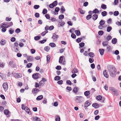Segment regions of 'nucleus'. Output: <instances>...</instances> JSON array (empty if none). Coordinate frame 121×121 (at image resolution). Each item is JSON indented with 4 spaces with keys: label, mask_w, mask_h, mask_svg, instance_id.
Instances as JSON below:
<instances>
[{
    "label": "nucleus",
    "mask_w": 121,
    "mask_h": 121,
    "mask_svg": "<svg viewBox=\"0 0 121 121\" xmlns=\"http://www.w3.org/2000/svg\"><path fill=\"white\" fill-rule=\"evenodd\" d=\"M108 70L111 76L115 77L116 73V69L115 67L112 65H108L107 66Z\"/></svg>",
    "instance_id": "obj_1"
},
{
    "label": "nucleus",
    "mask_w": 121,
    "mask_h": 121,
    "mask_svg": "<svg viewBox=\"0 0 121 121\" xmlns=\"http://www.w3.org/2000/svg\"><path fill=\"white\" fill-rule=\"evenodd\" d=\"M84 100V99L82 96H76L75 97V101L78 103H80L83 102Z\"/></svg>",
    "instance_id": "obj_2"
},
{
    "label": "nucleus",
    "mask_w": 121,
    "mask_h": 121,
    "mask_svg": "<svg viewBox=\"0 0 121 121\" xmlns=\"http://www.w3.org/2000/svg\"><path fill=\"white\" fill-rule=\"evenodd\" d=\"M109 89L112 92H113L115 95L117 96L118 95V91L117 90L112 87L110 88Z\"/></svg>",
    "instance_id": "obj_3"
},
{
    "label": "nucleus",
    "mask_w": 121,
    "mask_h": 121,
    "mask_svg": "<svg viewBox=\"0 0 121 121\" xmlns=\"http://www.w3.org/2000/svg\"><path fill=\"white\" fill-rule=\"evenodd\" d=\"M39 73H34L32 75V77L34 79H37L39 78Z\"/></svg>",
    "instance_id": "obj_4"
},
{
    "label": "nucleus",
    "mask_w": 121,
    "mask_h": 121,
    "mask_svg": "<svg viewBox=\"0 0 121 121\" xmlns=\"http://www.w3.org/2000/svg\"><path fill=\"white\" fill-rule=\"evenodd\" d=\"M3 87L5 91H6L8 89V84L6 83H4L3 85Z\"/></svg>",
    "instance_id": "obj_5"
},
{
    "label": "nucleus",
    "mask_w": 121,
    "mask_h": 121,
    "mask_svg": "<svg viewBox=\"0 0 121 121\" xmlns=\"http://www.w3.org/2000/svg\"><path fill=\"white\" fill-rule=\"evenodd\" d=\"M47 80L45 78H43L39 82V83L40 84V86L43 85L44 84V82H46Z\"/></svg>",
    "instance_id": "obj_6"
},
{
    "label": "nucleus",
    "mask_w": 121,
    "mask_h": 121,
    "mask_svg": "<svg viewBox=\"0 0 121 121\" xmlns=\"http://www.w3.org/2000/svg\"><path fill=\"white\" fill-rule=\"evenodd\" d=\"M24 110L27 112V114L30 115L31 114V112L28 107H26L25 108Z\"/></svg>",
    "instance_id": "obj_7"
},
{
    "label": "nucleus",
    "mask_w": 121,
    "mask_h": 121,
    "mask_svg": "<svg viewBox=\"0 0 121 121\" xmlns=\"http://www.w3.org/2000/svg\"><path fill=\"white\" fill-rule=\"evenodd\" d=\"M58 37V36L55 33H54L53 34V36L52 37V38L53 39L54 41L56 40V39H57Z\"/></svg>",
    "instance_id": "obj_8"
},
{
    "label": "nucleus",
    "mask_w": 121,
    "mask_h": 121,
    "mask_svg": "<svg viewBox=\"0 0 121 121\" xmlns=\"http://www.w3.org/2000/svg\"><path fill=\"white\" fill-rule=\"evenodd\" d=\"M39 90L38 89L36 88H34L33 89L32 92L33 94H36Z\"/></svg>",
    "instance_id": "obj_9"
},
{
    "label": "nucleus",
    "mask_w": 121,
    "mask_h": 121,
    "mask_svg": "<svg viewBox=\"0 0 121 121\" xmlns=\"http://www.w3.org/2000/svg\"><path fill=\"white\" fill-rule=\"evenodd\" d=\"M103 73L104 76L106 78H108V75L107 74V70H104L103 71Z\"/></svg>",
    "instance_id": "obj_10"
},
{
    "label": "nucleus",
    "mask_w": 121,
    "mask_h": 121,
    "mask_svg": "<svg viewBox=\"0 0 121 121\" xmlns=\"http://www.w3.org/2000/svg\"><path fill=\"white\" fill-rule=\"evenodd\" d=\"M58 23L59 27L60 26H63L65 24V22H59L58 21Z\"/></svg>",
    "instance_id": "obj_11"
},
{
    "label": "nucleus",
    "mask_w": 121,
    "mask_h": 121,
    "mask_svg": "<svg viewBox=\"0 0 121 121\" xmlns=\"http://www.w3.org/2000/svg\"><path fill=\"white\" fill-rule=\"evenodd\" d=\"M33 58L31 56H28L27 58V60L29 62H31L33 61Z\"/></svg>",
    "instance_id": "obj_12"
},
{
    "label": "nucleus",
    "mask_w": 121,
    "mask_h": 121,
    "mask_svg": "<svg viewBox=\"0 0 121 121\" xmlns=\"http://www.w3.org/2000/svg\"><path fill=\"white\" fill-rule=\"evenodd\" d=\"M92 18L94 20H96L98 18V15L96 14H94L92 16Z\"/></svg>",
    "instance_id": "obj_13"
},
{
    "label": "nucleus",
    "mask_w": 121,
    "mask_h": 121,
    "mask_svg": "<svg viewBox=\"0 0 121 121\" xmlns=\"http://www.w3.org/2000/svg\"><path fill=\"white\" fill-rule=\"evenodd\" d=\"M14 77L15 78H19L22 77V75L20 73H16L14 75Z\"/></svg>",
    "instance_id": "obj_14"
},
{
    "label": "nucleus",
    "mask_w": 121,
    "mask_h": 121,
    "mask_svg": "<svg viewBox=\"0 0 121 121\" xmlns=\"http://www.w3.org/2000/svg\"><path fill=\"white\" fill-rule=\"evenodd\" d=\"M65 11V10L63 6H62L60 8V12L62 14H63Z\"/></svg>",
    "instance_id": "obj_15"
},
{
    "label": "nucleus",
    "mask_w": 121,
    "mask_h": 121,
    "mask_svg": "<svg viewBox=\"0 0 121 121\" xmlns=\"http://www.w3.org/2000/svg\"><path fill=\"white\" fill-rule=\"evenodd\" d=\"M92 106L95 108H97L99 107V104L97 103L93 104Z\"/></svg>",
    "instance_id": "obj_16"
},
{
    "label": "nucleus",
    "mask_w": 121,
    "mask_h": 121,
    "mask_svg": "<svg viewBox=\"0 0 121 121\" xmlns=\"http://www.w3.org/2000/svg\"><path fill=\"white\" fill-rule=\"evenodd\" d=\"M99 51L100 52V54L101 55H103L104 54V49H99Z\"/></svg>",
    "instance_id": "obj_17"
},
{
    "label": "nucleus",
    "mask_w": 121,
    "mask_h": 121,
    "mask_svg": "<svg viewBox=\"0 0 121 121\" xmlns=\"http://www.w3.org/2000/svg\"><path fill=\"white\" fill-rule=\"evenodd\" d=\"M43 98V96L42 95H39L36 98V99L38 100H41Z\"/></svg>",
    "instance_id": "obj_18"
},
{
    "label": "nucleus",
    "mask_w": 121,
    "mask_h": 121,
    "mask_svg": "<svg viewBox=\"0 0 121 121\" xmlns=\"http://www.w3.org/2000/svg\"><path fill=\"white\" fill-rule=\"evenodd\" d=\"M102 44L104 47H107L109 45L108 44L107 42L106 41L103 42Z\"/></svg>",
    "instance_id": "obj_19"
},
{
    "label": "nucleus",
    "mask_w": 121,
    "mask_h": 121,
    "mask_svg": "<svg viewBox=\"0 0 121 121\" xmlns=\"http://www.w3.org/2000/svg\"><path fill=\"white\" fill-rule=\"evenodd\" d=\"M91 103L88 101H87L85 104V106L86 107H87L90 105Z\"/></svg>",
    "instance_id": "obj_20"
},
{
    "label": "nucleus",
    "mask_w": 121,
    "mask_h": 121,
    "mask_svg": "<svg viewBox=\"0 0 121 121\" xmlns=\"http://www.w3.org/2000/svg\"><path fill=\"white\" fill-rule=\"evenodd\" d=\"M78 90V87H74V89L73 90V91L74 93H76L77 92Z\"/></svg>",
    "instance_id": "obj_21"
},
{
    "label": "nucleus",
    "mask_w": 121,
    "mask_h": 121,
    "mask_svg": "<svg viewBox=\"0 0 121 121\" xmlns=\"http://www.w3.org/2000/svg\"><path fill=\"white\" fill-rule=\"evenodd\" d=\"M92 13L95 14L97 13H99V11L97 9H95L92 11Z\"/></svg>",
    "instance_id": "obj_22"
},
{
    "label": "nucleus",
    "mask_w": 121,
    "mask_h": 121,
    "mask_svg": "<svg viewBox=\"0 0 121 121\" xmlns=\"http://www.w3.org/2000/svg\"><path fill=\"white\" fill-rule=\"evenodd\" d=\"M117 40L116 38H113L112 39V42L113 44H115L117 42Z\"/></svg>",
    "instance_id": "obj_23"
},
{
    "label": "nucleus",
    "mask_w": 121,
    "mask_h": 121,
    "mask_svg": "<svg viewBox=\"0 0 121 121\" xmlns=\"http://www.w3.org/2000/svg\"><path fill=\"white\" fill-rule=\"evenodd\" d=\"M49 45L52 48L56 46V44L53 43H50Z\"/></svg>",
    "instance_id": "obj_24"
},
{
    "label": "nucleus",
    "mask_w": 121,
    "mask_h": 121,
    "mask_svg": "<svg viewBox=\"0 0 121 121\" xmlns=\"http://www.w3.org/2000/svg\"><path fill=\"white\" fill-rule=\"evenodd\" d=\"M78 72V70L77 69L74 68L73 70L72 71V73H77Z\"/></svg>",
    "instance_id": "obj_25"
},
{
    "label": "nucleus",
    "mask_w": 121,
    "mask_h": 121,
    "mask_svg": "<svg viewBox=\"0 0 121 121\" xmlns=\"http://www.w3.org/2000/svg\"><path fill=\"white\" fill-rule=\"evenodd\" d=\"M107 14V12L105 11L102 12L101 13V15L103 17H104Z\"/></svg>",
    "instance_id": "obj_26"
},
{
    "label": "nucleus",
    "mask_w": 121,
    "mask_h": 121,
    "mask_svg": "<svg viewBox=\"0 0 121 121\" xmlns=\"http://www.w3.org/2000/svg\"><path fill=\"white\" fill-rule=\"evenodd\" d=\"M101 8L103 9H105L107 8L106 6V5L103 4L101 6Z\"/></svg>",
    "instance_id": "obj_27"
},
{
    "label": "nucleus",
    "mask_w": 121,
    "mask_h": 121,
    "mask_svg": "<svg viewBox=\"0 0 121 121\" xmlns=\"http://www.w3.org/2000/svg\"><path fill=\"white\" fill-rule=\"evenodd\" d=\"M107 52H109L111 50V47L109 45L107 47Z\"/></svg>",
    "instance_id": "obj_28"
},
{
    "label": "nucleus",
    "mask_w": 121,
    "mask_h": 121,
    "mask_svg": "<svg viewBox=\"0 0 121 121\" xmlns=\"http://www.w3.org/2000/svg\"><path fill=\"white\" fill-rule=\"evenodd\" d=\"M90 92L89 91H87L84 93V95L86 96H88L90 94Z\"/></svg>",
    "instance_id": "obj_29"
},
{
    "label": "nucleus",
    "mask_w": 121,
    "mask_h": 121,
    "mask_svg": "<svg viewBox=\"0 0 121 121\" xmlns=\"http://www.w3.org/2000/svg\"><path fill=\"white\" fill-rule=\"evenodd\" d=\"M76 34L77 35L79 36L81 34L80 31L78 30H76L75 31Z\"/></svg>",
    "instance_id": "obj_30"
},
{
    "label": "nucleus",
    "mask_w": 121,
    "mask_h": 121,
    "mask_svg": "<svg viewBox=\"0 0 121 121\" xmlns=\"http://www.w3.org/2000/svg\"><path fill=\"white\" fill-rule=\"evenodd\" d=\"M78 10L80 12V13L81 14H84L85 13V11L82 10L81 8H79L78 9Z\"/></svg>",
    "instance_id": "obj_31"
},
{
    "label": "nucleus",
    "mask_w": 121,
    "mask_h": 121,
    "mask_svg": "<svg viewBox=\"0 0 121 121\" xmlns=\"http://www.w3.org/2000/svg\"><path fill=\"white\" fill-rule=\"evenodd\" d=\"M7 24V25L8 26V27H10L13 25V23L12 22H6Z\"/></svg>",
    "instance_id": "obj_32"
},
{
    "label": "nucleus",
    "mask_w": 121,
    "mask_h": 121,
    "mask_svg": "<svg viewBox=\"0 0 121 121\" xmlns=\"http://www.w3.org/2000/svg\"><path fill=\"white\" fill-rule=\"evenodd\" d=\"M88 55L90 57H92L95 56L94 54L92 52H90L88 54Z\"/></svg>",
    "instance_id": "obj_33"
},
{
    "label": "nucleus",
    "mask_w": 121,
    "mask_h": 121,
    "mask_svg": "<svg viewBox=\"0 0 121 121\" xmlns=\"http://www.w3.org/2000/svg\"><path fill=\"white\" fill-rule=\"evenodd\" d=\"M112 28L111 26H108L107 28V31L109 32H110L112 30Z\"/></svg>",
    "instance_id": "obj_34"
},
{
    "label": "nucleus",
    "mask_w": 121,
    "mask_h": 121,
    "mask_svg": "<svg viewBox=\"0 0 121 121\" xmlns=\"http://www.w3.org/2000/svg\"><path fill=\"white\" fill-rule=\"evenodd\" d=\"M63 57V56H62L60 57L59 60V63H61L62 62Z\"/></svg>",
    "instance_id": "obj_35"
},
{
    "label": "nucleus",
    "mask_w": 121,
    "mask_h": 121,
    "mask_svg": "<svg viewBox=\"0 0 121 121\" xmlns=\"http://www.w3.org/2000/svg\"><path fill=\"white\" fill-rule=\"evenodd\" d=\"M51 57L49 55H47V63H49L50 60V59Z\"/></svg>",
    "instance_id": "obj_36"
},
{
    "label": "nucleus",
    "mask_w": 121,
    "mask_h": 121,
    "mask_svg": "<svg viewBox=\"0 0 121 121\" xmlns=\"http://www.w3.org/2000/svg\"><path fill=\"white\" fill-rule=\"evenodd\" d=\"M41 36H36L34 37V39L36 41L38 40L39 39H40Z\"/></svg>",
    "instance_id": "obj_37"
},
{
    "label": "nucleus",
    "mask_w": 121,
    "mask_h": 121,
    "mask_svg": "<svg viewBox=\"0 0 121 121\" xmlns=\"http://www.w3.org/2000/svg\"><path fill=\"white\" fill-rule=\"evenodd\" d=\"M6 43V42L5 40L3 39H2L0 41V43L1 45H3Z\"/></svg>",
    "instance_id": "obj_38"
},
{
    "label": "nucleus",
    "mask_w": 121,
    "mask_h": 121,
    "mask_svg": "<svg viewBox=\"0 0 121 121\" xmlns=\"http://www.w3.org/2000/svg\"><path fill=\"white\" fill-rule=\"evenodd\" d=\"M13 61H11L9 62V65H11V66L13 67L14 66V64L12 65L13 64Z\"/></svg>",
    "instance_id": "obj_39"
},
{
    "label": "nucleus",
    "mask_w": 121,
    "mask_h": 121,
    "mask_svg": "<svg viewBox=\"0 0 121 121\" xmlns=\"http://www.w3.org/2000/svg\"><path fill=\"white\" fill-rule=\"evenodd\" d=\"M82 39L81 38H79L76 39V41L77 43H79L81 41Z\"/></svg>",
    "instance_id": "obj_40"
},
{
    "label": "nucleus",
    "mask_w": 121,
    "mask_h": 121,
    "mask_svg": "<svg viewBox=\"0 0 121 121\" xmlns=\"http://www.w3.org/2000/svg\"><path fill=\"white\" fill-rule=\"evenodd\" d=\"M60 79L61 78L60 76H57L55 77L54 80H55L58 81L60 80Z\"/></svg>",
    "instance_id": "obj_41"
},
{
    "label": "nucleus",
    "mask_w": 121,
    "mask_h": 121,
    "mask_svg": "<svg viewBox=\"0 0 121 121\" xmlns=\"http://www.w3.org/2000/svg\"><path fill=\"white\" fill-rule=\"evenodd\" d=\"M105 23V22L104 21L102 20L100 21L99 22L100 25L103 26Z\"/></svg>",
    "instance_id": "obj_42"
},
{
    "label": "nucleus",
    "mask_w": 121,
    "mask_h": 121,
    "mask_svg": "<svg viewBox=\"0 0 121 121\" xmlns=\"http://www.w3.org/2000/svg\"><path fill=\"white\" fill-rule=\"evenodd\" d=\"M102 97L101 96L99 95L96 97V99L98 100H100L102 99Z\"/></svg>",
    "instance_id": "obj_43"
},
{
    "label": "nucleus",
    "mask_w": 121,
    "mask_h": 121,
    "mask_svg": "<svg viewBox=\"0 0 121 121\" xmlns=\"http://www.w3.org/2000/svg\"><path fill=\"white\" fill-rule=\"evenodd\" d=\"M86 19L87 20H88L89 19H90L91 18L92 16L91 15L89 14L86 16Z\"/></svg>",
    "instance_id": "obj_44"
},
{
    "label": "nucleus",
    "mask_w": 121,
    "mask_h": 121,
    "mask_svg": "<svg viewBox=\"0 0 121 121\" xmlns=\"http://www.w3.org/2000/svg\"><path fill=\"white\" fill-rule=\"evenodd\" d=\"M119 14V12L118 11H115L114 13V15L115 16H117Z\"/></svg>",
    "instance_id": "obj_45"
},
{
    "label": "nucleus",
    "mask_w": 121,
    "mask_h": 121,
    "mask_svg": "<svg viewBox=\"0 0 121 121\" xmlns=\"http://www.w3.org/2000/svg\"><path fill=\"white\" fill-rule=\"evenodd\" d=\"M4 113L5 115H7L8 114L9 111L8 110H5L4 111Z\"/></svg>",
    "instance_id": "obj_46"
},
{
    "label": "nucleus",
    "mask_w": 121,
    "mask_h": 121,
    "mask_svg": "<svg viewBox=\"0 0 121 121\" xmlns=\"http://www.w3.org/2000/svg\"><path fill=\"white\" fill-rule=\"evenodd\" d=\"M104 32L102 30H100L98 32V34L99 35H102L103 34Z\"/></svg>",
    "instance_id": "obj_47"
},
{
    "label": "nucleus",
    "mask_w": 121,
    "mask_h": 121,
    "mask_svg": "<svg viewBox=\"0 0 121 121\" xmlns=\"http://www.w3.org/2000/svg\"><path fill=\"white\" fill-rule=\"evenodd\" d=\"M49 20H51L52 22H53L56 21L57 20L56 18L53 17H51V19Z\"/></svg>",
    "instance_id": "obj_48"
},
{
    "label": "nucleus",
    "mask_w": 121,
    "mask_h": 121,
    "mask_svg": "<svg viewBox=\"0 0 121 121\" xmlns=\"http://www.w3.org/2000/svg\"><path fill=\"white\" fill-rule=\"evenodd\" d=\"M64 18V16L62 14H61L59 16V18L60 19H63Z\"/></svg>",
    "instance_id": "obj_49"
},
{
    "label": "nucleus",
    "mask_w": 121,
    "mask_h": 121,
    "mask_svg": "<svg viewBox=\"0 0 121 121\" xmlns=\"http://www.w3.org/2000/svg\"><path fill=\"white\" fill-rule=\"evenodd\" d=\"M85 43L83 42H81L79 44V46L81 47H82L84 46Z\"/></svg>",
    "instance_id": "obj_50"
},
{
    "label": "nucleus",
    "mask_w": 121,
    "mask_h": 121,
    "mask_svg": "<svg viewBox=\"0 0 121 121\" xmlns=\"http://www.w3.org/2000/svg\"><path fill=\"white\" fill-rule=\"evenodd\" d=\"M11 29V28H10V30L9 31L10 34H12L14 32V30Z\"/></svg>",
    "instance_id": "obj_51"
},
{
    "label": "nucleus",
    "mask_w": 121,
    "mask_h": 121,
    "mask_svg": "<svg viewBox=\"0 0 121 121\" xmlns=\"http://www.w3.org/2000/svg\"><path fill=\"white\" fill-rule=\"evenodd\" d=\"M39 5H35L33 7L35 9H37L39 8Z\"/></svg>",
    "instance_id": "obj_52"
},
{
    "label": "nucleus",
    "mask_w": 121,
    "mask_h": 121,
    "mask_svg": "<svg viewBox=\"0 0 121 121\" xmlns=\"http://www.w3.org/2000/svg\"><path fill=\"white\" fill-rule=\"evenodd\" d=\"M47 10L46 9H44L43 11V13L44 14H46L47 13Z\"/></svg>",
    "instance_id": "obj_53"
},
{
    "label": "nucleus",
    "mask_w": 121,
    "mask_h": 121,
    "mask_svg": "<svg viewBox=\"0 0 121 121\" xmlns=\"http://www.w3.org/2000/svg\"><path fill=\"white\" fill-rule=\"evenodd\" d=\"M32 65V64L31 63H29L27 65L26 67L27 68H30V67Z\"/></svg>",
    "instance_id": "obj_54"
},
{
    "label": "nucleus",
    "mask_w": 121,
    "mask_h": 121,
    "mask_svg": "<svg viewBox=\"0 0 121 121\" xmlns=\"http://www.w3.org/2000/svg\"><path fill=\"white\" fill-rule=\"evenodd\" d=\"M61 66H60V65H57V66L56 67V69H57L58 70H60L61 69Z\"/></svg>",
    "instance_id": "obj_55"
},
{
    "label": "nucleus",
    "mask_w": 121,
    "mask_h": 121,
    "mask_svg": "<svg viewBox=\"0 0 121 121\" xmlns=\"http://www.w3.org/2000/svg\"><path fill=\"white\" fill-rule=\"evenodd\" d=\"M60 118L59 116H57L56 117V121H60Z\"/></svg>",
    "instance_id": "obj_56"
},
{
    "label": "nucleus",
    "mask_w": 121,
    "mask_h": 121,
    "mask_svg": "<svg viewBox=\"0 0 121 121\" xmlns=\"http://www.w3.org/2000/svg\"><path fill=\"white\" fill-rule=\"evenodd\" d=\"M94 60V59L92 58H90L89 59V61L91 63L93 62Z\"/></svg>",
    "instance_id": "obj_57"
},
{
    "label": "nucleus",
    "mask_w": 121,
    "mask_h": 121,
    "mask_svg": "<svg viewBox=\"0 0 121 121\" xmlns=\"http://www.w3.org/2000/svg\"><path fill=\"white\" fill-rule=\"evenodd\" d=\"M66 83L67 84L71 85L72 84L70 80H68L66 81Z\"/></svg>",
    "instance_id": "obj_58"
},
{
    "label": "nucleus",
    "mask_w": 121,
    "mask_h": 121,
    "mask_svg": "<svg viewBox=\"0 0 121 121\" xmlns=\"http://www.w3.org/2000/svg\"><path fill=\"white\" fill-rule=\"evenodd\" d=\"M52 4L54 5L55 6L57 4V1H54L52 3Z\"/></svg>",
    "instance_id": "obj_59"
},
{
    "label": "nucleus",
    "mask_w": 121,
    "mask_h": 121,
    "mask_svg": "<svg viewBox=\"0 0 121 121\" xmlns=\"http://www.w3.org/2000/svg\"><path fill=\"white\" fill-rule=\"evenodd\" d=\"M112 37L110 35L108 36L107 37V39L108 41H109L112 39Z\"/></svg>",
    "instance_id": "obj_60"
},
{
    "label": "nucleus",
    "mask_w": 121,
    "mask_h": 121,
    "mask_svg": "<svg viewBox=\"0 0 121 121\" xmlns=\"http://www.w3.org/2000/svg\"><path fill=\"white\" fill-rule=\"evenodd\" d=\"M60 8L58 7H56L55 9V11L56 12H58L60 10Z\"/></svg>",
    "instance_id": "obj_61"
},
{
    "label": "nucleus",
    "mask_w": 121,
    "mask_h": 121,
    "mask_svg": "<svg viewBox=\"0 0 121 121\" xmlns=\"http://www.w3.org/2000/svg\"><path fill=\"white\" fill-rule=\"evenodd\" d=\"M63 82V81L62 80H60L58 81L57 82V83L61 85L62 84Z\"/></svg>",
    "instance_id": "obj_62"
},
{
    "label": "nucleus",
    "mask_w": 121,
    "mask_h": 121,
    "mask_svg": "<svg viewBox=\"0 0 121 121\" xmlns=\"http://www.w3.org/2000/svg\"><path fill=\"white\" fill-rule=\"evenodd\" d=\"M40 85V84H39H39L38 83L36 82L35 83V87L37 88L39 87Z\"/></svg>",
    "instance_id": "obj_63"
},
{
    "label": "nucleus",
    "mask_w": 121,
    "mask_h": 121,
    "mask_svg": "<svg viewBox=\"0 0 121 121\" xmlns=\"http://www.w3.org/2000/svg\"><path fill=\"white\" fill-rule=\"evenodd\" d=\"M55 6L52 3L51 4H50L49 5V7L51 8H54V7Z\"/></svg>",
    "instance_id": "obj_64"
}]
</instances>
